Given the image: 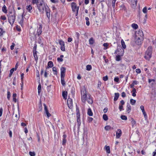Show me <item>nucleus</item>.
<instances>
[{
    "mask_svg": "<svg viewBox=\"0 0 156 156\" xmlns=\"http://www.w3.org/2000/svg\"><path fill=\"white\" fill-rule=\"evenodd\" d=\"M13 15H15V12L14 10L9 11V15L8 16Z\"/></svg>",
    "mask_w": 156,
    "mask_h": 156,
    "instance_id": "nucleus-17",
    "label": "nucleus"
},
{
    "mask_svg": "<svg viewBox=\"0 0 156 156\" xmlns=\"http://www.w3.org/2000/svg\"><path fill=\"white\" fill-rule=\"evenodd\" d=\"M103 46L105 47L104 48V50H106L108 48V44L107 43H105L103 44Z\"/></svg>",
    "mask_w": 156,
    "mask_h": 156,
    "instance_id": "nucleus-36",
    "label": "nucleus"
},
{
    "mask_svg": "<svg viewBox=\"0 0 156 156\" xmlns=\"http://www.w3.org/2000/svg\"><path fill=\"white\" fill-rule=\"evenodd\" d=\"M48 66L49 67H52L53 66V63L52 62L50 61L48 63Z\"/></svg>",
    "mask_w": 156,
    "mask_h": 156,
    "instance_id": "nucleus-26",
    "label": "nucleus"
},
{
    "mask_svg": "<svg viewBox=\"0 0 156 156\" xmlns=\"http://www.w3.org/2000/svg\"><path fill=\"white\" fill-rule=\"evenodd\" d=\"M65 76V73H61V78H64Z\"/></svg>",
    "mask_w": 156,
    "mask_h": 156,
    "instance_id": "nucleus-53",
    "label": "nucleus"
},
{
    "mask_svg": "<svg viewBox=\"0 0 156 156\" xmlns=\"http://www.w3.org/2000/svg\"><path fill=\"white\" fill-rule=\"evenodd\" d=\"M123 108V106L122 105H119V110L120 111H122V109Z\"/></svg>",
    "mask_w": 156,
    "mask_h": 156,
    "instance_id": "nucleus-64",
    "label": "nucleus"
},
{
    "mask_svg": "<svg viewBox=\"0 0 156 156\" xmlns=\"http://www.w3.org/2000/svg\"><path fill=\"white\" fill-rule=\"evenodd\" d=\"M37 5V7L40 12H43L44 10H45L46 15L49 18L50 17V9L46 4H45L43 0H38Z\"/></svg>",
    "mask_w": 156,
    "mask_h": 156,
    "instance_id": "nucleus-1",
    "label": "nucleus"
},
{
    "mask_svg": "<svg viewBox=\"0 0 156 156\" xmlns=\"http://www.w3.org/2000/svg\"><path fill=\"white\" fill-rule=\"evenodd\" d=\"M132 27L134 29H137L138 27V25L135 23H133L132 25Z\"/></svg>",
    "mask_w": 156,
    "mask_h": 156,
    "instance_id": "nucleus-25",
    "label": "nucleus"
},
{
    "mask_svg": "<svg viewBox=\"0 0 156 156\" xmlns=\"http://www.w3.org/2000/svg\"><path fill=\"white\" fill-rule=\"evenodd\" d=\"M121 118L123 120H126L127 119L126 116L124 115L121 116Z\"/></svg>",
    "mask_w": 156,
    "mask_h": 156,
    "instance_id": "nucleus-39",
    "label": "nucleus"
},
{
    "mask_svg": "<svg viewBox=\"0 0 156 156\" xmlns=\"http://www.w3.org/2000/svg\"><path fill=\"white\" fill-rule=\"evenodd\" d=\"M130 103L133 105H134L135 104L136 101L135 100L131 99L130 100Z\"/></svg>",
    "mask_w": 156,
    "mask_h": 156,
    "instance_id": "nucleus-28",
    "label": "nucleus"
},
{
    "mask_svg": "<svg viewBox=\"0 0 156 156\" xmlns=\"http://www.w3.org/2000/svg\"><path fill=\"white\" fill-rule=\"evenodd\" d=\"M140 38L135 37V42L137 45L140 44L143 40H141Z\"/></svg>",
    "mask_w": 156,
    "mask_h": 156,
    "instance_id": "nucleus-9",
    "label": "nucleus"
},
{
    "mask_svg": "<svg viewBox=\"0 0 156 156\" xmlns=\"http://www.w3.org/2000/svg\"><path fill=\"white\" fill-rule=\"evenodd\" d=\"M81 100L83 102L85 103L87 98V94L86 89L84 86H83L81 90Z\"/></svg>",
    "mask_w": 156,
    "mask_h": 156,
    "instance_id": "nucleus-3",
    "label": "nucleus"
},
{
    "mask_svg": "<svg viewBox=\"0 0 156 156\" xmlns=\"http://www.w3.org/2000/svg\"><path fill=\"white\" fill-rule=\"evenodd\" d=\"M66 135L64 134L63 135L62 144L63 145H65L66 143Z\"/></svg>",
    "mask_w": 156,
    "mask_h": 156,
    "instance_id": "nucleus-13",
    "label": "nucleus"
},
{
    "mask_svg": "<svg viewBox=\"0 0 156 156\" xmlns=\"http://www.w3.org/2000/svg\"><path fill=\"white\" fill-rule=\"evenodd\" d=\"M26 9L29 12H31V11L32 9V7L31 5H29L26 6Z\"/></svg>",
    "mask_w": 156,
    "mask_h": 156,
    "instance_id": "nucleus-16",
    "label": "nucleus"
},
{
    "mask_svg": "<svg viewBox=\"0 0 156 156\" xmlns=\"http://www.w3.org/2000/svg\"><path fill=\"white\" fill-rule=\"evenodd\" d=\"M2 11L3 12L5 13H7V8L6 6L4 5L2 7Z\"/></svg>",
    "mask_w": 156,
    "mask_h": 156,
    "instance_id": "nucleus-15",
    "label": "nucleus"
},
{
    "mask_svg": "<svg viewBox=\"0 0 156 156\" xmlns=\"http://www.w3.org/2000/svg\"><path fill=\"white\" fill-rule=\"evenodd\" d=\"M143 12L144 13H146L147 12V8L146 7H145L143 9Z\"/></svg>",
    "mask_w": 156,
    "mask_h": 156,
    "instance_id": "nucleus-48",
    "label": "nucleus"
},
{
    "mask_svg": "<svg viewBox=\"0 0 156 156\" xmlns=\"http://www.w3.org/2000/svg\"><path fill=\"white\" fill-rule=\"evenodd\" d=\"M59 43L61 46L64 45V43L62 40H59Z\"/></svg>",
    "mask_w": 156,
    "mask_h": 156,
    "instance_id": "nucleus-40",
    "label": "nucleus"
},
{
    "mask_svg": "<svg viewBox=\"0 0 156 156\" xmlns=\"http://www.w3.org/2000/svg\"><path fill=\"white\" fill-rule=\"evenodd\" d=\"M94 42V40L93 37H91L89 40V43L90 44H93Z\"/></svg>",
    "mask_w": 156,
    "mask_h": 156,
    "instance_id": "nucleus-21",
    "label": "nucleus"
},
{
    "mask_svg": "<svg viewBox=\"0 0 156 156\" xmlns=\"http://www.w3.org/2000/svg\"><path fill=\"white\" fill-rule=\"evenodd\" d=\"M15 45V44L14 43H12V45L10 47L11 49L12 50L14 49V47Z\"/></svg>",
    "mask_w": 156,
    "mask_h": 156,
    "instance_id": "nucleus-50",
    "label": "nucleus"
},
{
    "mask_svg": "<svg viewBox=\"0 0 156 156\" xmlns=\"http://www.w3.org/2000/svg\"><path fill=\"white\" fill-rule=\"evenodd\" d=\"M120 9H124L125 8L124 5L123 4L120 5Z\"/></svg>",
    "mask_w": 156,
    "mask_h": 156,
    "instance_id": "nucleus-47",
    "label": "nucleus"
},
{
    "mask_svg": "<svg viewBox=\"0 0 156 156\" xmlns=\"http://www.w3.org/2000/svg\"><path fill=\"white\" fill-rule=\"evenodd\" d=\"M4 32L3 29L2 28H0V36L2 35Z\"/></svg>",
    "mask_w": 156,
    "mask_h": 156,
    "instance_id": "nucleus-42",
    "label": "nucleus"
},
{
    "mask_svg": "<svg viewBox=\"0 0 156 156\" xmlns=\"http://www.w3.org/2000/svg\"><path fill=\"white\" fill-rule=\"evenodd\" d=\"M61 49L62 51H65V48L64 45L61 46Z\"/></svg>",
    "mask_w": 156,
    "mask_h": 156,
    "instance_id": "nucleus-49",
    "label": "nucleus"
},
{
    "mask_svg": "<svg viewBox=\"0 0 156 156\" xmlns=\"http://www.w3.org/2000/svg\"><path fill=\"white\" fill-rule=\"evenodd\" d=\"M42 26L41 25H40L39 26V27L38 28V29L37 30V35H40L41 34V33L42 32Z\"/></svg>",
    "mask_w": 156,
    "mask_h": 156,
    "instance_id": "nucleus-12",
    "label": "nucleus"
},
{
    "mask_svg": "<svg viewBox=\"0 0 156 156\" xmlns=\"http://www.w3.org/2000/svg\"><path fill=\"white\" fill-rule=\"evenodd\" d=\"M136 37H139L141 38V40H143L144 37V34L143 31L142 30H139L137 33H136Z\"/></svg>",
    "mask_w": 156,
    "mask_h": 156,
    "instance_id": "nucleus-5",
    "label": "nucleus"
},
{
    "mask_svg": "<svg viewBox=\"0 0 156 156\" xmlns=\"http://www.w3.org/2000/svg\"><path fill=\"white\" fill-rule=\"evenodd\" d=\"M103 80L105 81H106L108 80V77L107 76H104L103 77Z\"/></svg>",
    "mask_w": 156,
    "mask_h": 156,
    "instance_id": "nucleus-52",
    "label": "nucleus"
},
{
    "mask_svg": "<svg viewBox=\"0 0 156 156\" xmlns=\"http://www.w3.org/2000/svg\"><path fill=\"white\" fill-rule=\"evenodd\" d=\"M44 110L45 112L48 111L46 105L45 104H44Z\"/></svg>",
    "mask_w": 156,
    "mask_h": 156,
    "instance_id": "nucleus-57",
    "label": "nucleus"
},
{
    "mask_svg": "<svg viewBox=\"0 0 156 156\" xmlns=\"http://www.w3.org/2000/svg\"><path fill=\"white\" fill-rule=\"evenodd\" d=\"M132 125L133 126L136 123V121L134 120L133 119H132Z\"/></svg>",
    "mask_w": 156,
    "mask_h": 156,
    "instance_id": "nucleus-61",
    "label": "nucleus"
},
{
    "mask_svg": "<svg viewBox=\"0 0 156 156\" xmlns=\"http://www.w3.org/2000/svg\"><path fill=\"white\" fill-rule=\"evenodd\" d=\"M126 96V94L124 92H122V96L123 97H125Z\"/></svg>",
    "mask_w": 156,
    "mask_h": 156,
    "instance_id": "nucleus-63",
    "label": "nucleus"
},
{
    "mask_svg": "<svg viewBox=\"0 0 156 156\" xmlns=\"http://www.w3.org/2000/svg\"><path fill=\"white\" fill-rule=\"evenodd\" d=\"M131 2L132 5V7L133 8H135L137 5V2L133 1V2Z\"/></svg>",
    "mask_w": 156,
    "mask_h": 156,
    "instance_id": "nucleus-23",
    "label": "nucleus"
},
{
    "mask_svg": "<svg viewBox=\"0 0 156 156\" xmlns=\"http://www.w3.org/2000/svg\"><path fill=\"white\" fill-rule=\"evenodd\" d=\"M131 109V107L129 104H128L127 106L126 111L128 113H129Z\"/></svg>",
    "mask_w": 156,
    "mask_h": 156,
    "instance_id": "nucleus-19",
    "label": "nucleus"
},
{
    "mask_svg": "<svg viewBox=\"0 0 156 156\" xmlns=\"http://www.w3.org/2000/svg\"><path fill=\"white\" fill-rule=\"evenodd\" d=\"M93 118L91 117H89L88 119V120L89 122H91L92 121Z\"/></svg>",
    "mask_w": 156,
    "mask_h": 156,
    "instance_id": "nucleus-62",
    "label": "nucleus"
},
{
    "mask_svg": "<svg viewBox=\"0 0 156 156\" xmlns=\"http://www.w3.org/2000/svg\"><path fill=\"white\" fill-rule=\"evenodd\" d=\"M18 66H19V64H18V62H17L16 65V66H15V68H14V70H16L17 68H18Z\"/></svg>",
    "mask_w": 156,
    "mask_h": 156,
    "instance_id": "nucleus-56",
    "label": "nucleus"
},
{
    "mask_svg": "<svg viewBox=\"0 0 156 156\" xmlns=\"http://www.w3.org/2000/svg\"><path fill=\"white\" fill-rule=\"evenodd\" d=\"M38 2V0H32V3L33 4H36L37 5Z\"/></svg>",
    "mask_w": 156,
    "mask_h": 156,
    "instance_id": "nucleus-41",
    "label": "nucleus"
},
{
    "mask_svg": "<svg viewBox=\"0 0 156 156\" xmlns=\"http://www.w3.org/2000/svg\"><path fill=\"white\" fill-rule=\"evenodd\" d=\"M38 92L39 94L41 92V85L40 84L38 87Z\"/></svg>",
    "mask_w": 156,
    "mask_h": 156,
    "instance_id": "nucleus-37",
    "label": "nucleus"
},
{
    "mask_svg": "<svg viewBox=\"0 0 156 156\" xmlns=\"http://www.w3.org/2000/svg\"><path fill=\"white\" fill-rule=\"evenodd\" d=\"M67 91H63L62 93V95L63 98L65 99H66L67 98Z\"/></svg>",
    "mask_w": 156,
    "mask_h": 156,
    "instance_id": "nucleus-14",
    "label": "nucleus"
},
{
    "mask_svg": "<svg viewBox=\"0 0 156 156\" xmlns=\"http://www.w3.org/2000/svg\"><path fill=\"white\" fill-rule=\"evenodd\" d=\"M87 70H90L91 69V66L90 65H87L86 66Z\"/></svg>",
    "mask_w": 156,
    "mask_h": 156,
    "instance_id": "nucleus-38",
    "label": "nucleus"
},
{
    "mask_svg": "<svg viewBox=\"0 0 156 156\" xmlns=\"http://www.w3.org/2000/svg\"><path fill=\"white\" fill-rule=\"evenodd\" d=\"M152 47L151 46H149L147 48V49L146 51L144 58L147 60L149 61L152 56Z\"/></svg>",
    "mask_w": 156,
    "mask_h": 156,
    "instance_id": "nucleus-2",
    "label": "nucleus"
},
{
    "mask_svg": "<svg viewBox=\"0 0 156 156\" xmlns=\"http://www.w3.org/2000/svg\"><path fill=\"white\" fill-rule=\"evenodd\" d=\"M45 112L48 117H49L51 116V114L48 112V111Z\"/></svg>",
    "mask_w": 156,
    "mask_h": 156,
    "instance_id": "nucleus-54",
    "label": "nucleus"
},
{
    "mask_svg": "<svg viewBox=\"0 0 156 156\" xmlns=\"http://www.w3.org/2000/svg\"><path fill=\"white\" fill-rule=\"evenodd\" d=\"M1 18L3 20H5L6 19V18L5 16H1Z\"/></svg>",
    "mask_w": 156,
    "mask_h": 156,
    "instance_id": "nucleus-60",
    "label": "nucleus"
},
{
    "mask_svg": "<svg viewBox=\"0 0 156 156\" xmlns=\"http://www.w3.org/2000/svg\"><path fill=\"white\" fill-rule=\"evenodd\" d=\"M103 119L107 121L108 120V118L107 115L106 114H104L103 116Z\"/></svg>",
    "mask_w": 156,
    "mask_h": 156,
    "instance_id": "nucleus-29",
    "label": "nucleus"
},
{
    "mask_svg": "<svg viewBox=\"0 0 156 156\" xmlns=\"http://www.w3.org/2000/svg\"><path fill=\"white\" fill-rule=\"evenodd\" d=\"M116 0H113L112 1V6L113 8L115 7V3Z\"/></svg>",
    "mask_w": 156,
    "mask_h": 156,
    "instance_id": "nucleus-45",
    "label": "nucleus"
},
{
    "mask_svg": "<svg viewBox=\"0 0 156 156\" xmlns=\"http://www.w3.org/2000/svg\"><path fill=\"white\" fill-rule=\"evenodd\" d=\"M121 44L123 48H126V46L125 44V43L123 40H121Z\"/></svg>",
    "mask_w": 156,
    "mask_h": 156,
    "instance_id": "nucleus-24",
    "label": "nucleus"
},
{
    "mask_svg": "<svg viewBox=\"0 0 156 156\" xmlns=\"http://www.w3.org/2000/svg\"><path fill=\"white\" fill-rule=\"evenodd\" d=\"M66 68L65 67H62L61 69V73H65L66 72Z\"/></svg>",
    "mask_w": 156,
    "mask_h": 156,
    "instance_id": "nucleus-30",
    "label": "nucleus"
},
{
    "mask_svg": "<svg viewBox=\"0 0 156 156\" xmlns=\"http://www.w3.org/2000/svg\"><path fill=\"white\" fill-rule=\"evenodd\" d=\"M29 154L30 156H34L35 155V153L34 152H30Z\"/></svg>",
    "mask_w": 156,
    "mask_h": 156,
    "instance_id": "nucleus-44",
    "label": "nucleus"
},
{
    "mask_svg": "<svg viewBox=\"0 0 156 156\" xmlns=\"http://www.w3.org/2000/svg\"><path fill=\"white\" fill-rule=\"evenodd\" d=\"M105 129L106 130H108L111 129V127L109 126H107L105 127Z\"/></svg>",
    "mask_w": 156,
    "mask_h": 156,
    "instance_id": "nucleus-35",
    "label": "nucleus"
},
{
    "mask_svg": "<svg viewBox=\"0 0 156 156\" xmlns=\"http://www.w3.org/2000/svg\"><path fill=\"white\" fill-rule=\"evenodd\" d=\"M57 60L58 62H62L63 61V59L62 58H57Z\"/></svg>",
    "mask_w": 156,
    "mask_h": 156,
    "instance_id": "nucleus-59",
    "label": "nucleus"
},
{
    "mask_svg": "<svg viewBox=\"0 0 156 156\" xmlns=\"http://www.w3.org/2000/svg\"><path fill=\"white\" fill-rule=\"evenodd\" d=\"M23 14L22 15L21 19L19 22L20 24L21 25H22V24H23Z\"/></svg>",
    "mask_w": 156,
    "mask_h": 156,
    "instance_id": "nucleus-31",
    "label": "nucleus"
},
{
    "mask_svg": "<svg viewBox=\"0 0 156 156\" xmlns=\"http://www.w3.org/2000/svg\"><path fill=\"white\" fill-rule=\"evenodd\" d=\"M71 6L73 11L75 12L76 11V9L77 7L76 5L75 2H73L72 3Z\"/></svg>",
    "mask_w": 156,
    "mask_h": 156,
    "instance_id": "nucleus-8",
    "label": "nucleus"
},
{
    "mask_svg": "<svg viewBox=\"0 0 156 156\" xmlns=\"http://www.w3.org/2000/svg\"><path fill=\"white\" fill-rule=\"evenodd\" d=\"M121 50V53L119 54L120 55H118L116 57V60L117 61H119L121 60L120 56L123 55L124 53V50L122 49Z\"/></svg>",
    "mask_w": 156,
    "mask_h": 156,
    "instance_id": "nucleus-7",
    "label": "nucleus"
},
{
    "mask_svg": "<svg viewBox=\"0 0 156 156\" xmlns=\"http://www.w3.org/2000/svg\"><path fill=\"white\" fill-rule=\"evenodd\" d=\"M8 16L9 22L11 25L12 26L16 19V15H9Z\"/></svg>",
    "mask_w": 156,
    "mask_h": 156,
    "instance_id": "nucleus-4",
    "label": "nucleus"
},
{
    "mask_svg": "<svg viewBox=\"0 0 156 156\" xmlns=\"http://www.w3.org/2000/svg\"><path fill=\"white\" fill-rule=\"evenodd\" d=\"M115 96L114 98V101H116L118 99L119 97V93H115Z\"/></svg>",
    "mask_w": 156,
    "mask_h": 156,
    "instance_id": "nucleus-20",
    "label": "nucleus"
},
{
    "mask_svg": "<svg viewBox=\"0 0 156 156\" xmlns=\"http://www.w3.org/2000/svg\"><path fill=\"white\" fill-rule=\"evenodd\" d=\"M61 84L63 86H64L66 85L65 82L64 80V78H61Z\"/></svg>",
    "mask_w": 156,
    "mask_h": 156,
    "instance_id": "nucleus-32",
    "label": "nucleus"
},
{
    "mask_svg": "<svg viewBox=\"0 0 156 156\" xmlns=\"http://www.w3.org/2000/svg\"><path fill=\"white\" fill-rule=\"evenodd\" d=\"M136 72L138 73H141V71L140 69H137L136 70Z\"/></svg>",
    "mask_w": 156,
    "mask_h": 156,
    "instance_id": "nucleus-58",
    "label": "nucleus"
},
{
    "mask_svg": "<svg viewBox=\"0 0 156 156\" xmlns=\"http://www.w3.org/2000/svg\"><path fill=\"white\" fill-rule=\"evenodd\" d=\"M14 68H13L12 69H11L10 71V73L9 75V77H11L13 72L14 71Z\"/></svg>",
    "mask_w": 156,
    "mask_h": 156,
    "instance_id": "nucleus-27",
    "label": "nucleus"
},
{
    "mask_svg": "<svg viewBox=\"0 0 156 156\" xmlns=\"http://www.w3.org/2000/svg\"><path fill=\"white\" fill-rule=\"evenodd\" d=\"M52 70L54 72V74L57 75V71L56 68L55 67H54L52 68Z\"/></svg>",
    "mask_w": 156,
    "mask_h": 156,
    "instance_id": "nucleus-33",
    "label": "nucleus"
},
{
    "mask_svg": "<svg viewBox=\"0 0 156 156\" xmlns=\"http://www.w3.org/2000/svg\"><path fill=\"white\" fill-rule=\"evenodd\" d=\"M87 114L90 116L93 115V114L90 108H89L87 110Z\"/></svg>",
    "mask_w": 156,
    "mask_h": 156,
    "instance_id": "nucleus-18",
    "label": "nucleus"
},
{
    "mask_svg": "<svg viewBox=\"0 0 156 156\" xmlns=\"http://www.w3.org/2000/svg\"><path fill=\"white\" fill-rule=\"evenodd\" d=\"M119 78L118 77H115L114 79V80L115 82H119Z\"/></svg>",
    "mask_w": 156,
    "mask_h": 156,
    "instance_id": "nucleus-55",
    "label": "nucleus"
},
{
    "mask_svg": "<svg viewBox=\"0 0 156 156\" xmlns=\"http://www.w3.org/2000/svg\"><path fill=\"white\" fill-rule=\"evenodd\" d=\"M33 54L35 60L36 61L37 59V53H33Z\"/></svg>",
    "mask_w": 156,
    "mask_h": 156,
    "instance_id": "nucleus-46",
    "label": "nucleus"
},
{
    "mask_svg": "<svg viewBox=\"0 0 156 156\" xmlns=\"http://www.w3.org/2000/svg\"><path fill=\"white\" fill-rule=\"evenodd\" d=\"M10 92L8 91L7 92V98L9 100L10 98Z\"/></svg>",
    "mask_w": 156,
    "mask_h": 156,
    "instance_id": "nucleus-51",
    "label": "nucleus"
},
{
    "mask_svg": "<svg viewBox=\"0 0 156 156\" xmlns=\"http://www.w3.org/2000/svg\"><path fill=\"white\" fill-rule=\"evenodd\" d=\"M122 132L120 129H118L116 132V138H119L121 136Z\"/></svg>",
    "mask_w": 156,
    "mask_h": 156,
    "instance_id": "nucleus-10",
    "label": "nucleus"
},
{
    "mask_svg": "<svg viewBox=\"0 0 156 156\" xmlns=\"http://www.w3.org/2000/svg\"><path fill=\"white\" fill-rule=\"evenodd\" d=\"M105 150L106 152L108 154H109L110 152V147L109 146H105Z\"/></svg>",
    "mask_w": 156,
    "mask_h": 156,
    "instance_id": "nucleus-22",
    "label": "nucleus"
},
{
    "mask_svg": "<svg viewBox=\"0 0 156 156\" xmlns=\"http://www.w3.org/2000/svg\"><path fill=\"white\" fill-rule=\"evenodd\" d=\"M87 102L90 104H92L93 102V100L90 97V94H87Z\"/></svg>",
    "mask_w": 156,
    "mask_h": 156,
    "instance_id": "nucleus-11",
    "label": "nucleus"
},
{
    "mask_svg": "<svg viewBox=\"0 0 156 156\" xmlns=\"http://www.w3.org/2000/svg\"><path fill=\"white\" fill-rule=\"evenodd\" d=\"M36 48H37V45L36 44H35L34 46V51L33 53H37L36 51Z\"/></svg>",
    "mask_w": 156,
    "mask_h": 156,
    "instance_id": "nucleus-43",
    "label": "nucleus"
},
{
    "mask_svg": "<svg viewBox=\"0 0 156 156\" xmlns=\"http://www.w3.org/2000/svg\"><path fill=\"white\" fill-rule=\"evenodd\" d=\"M85 20H86V24L87 25L89 26L90 25V22L89 21V19L88 17H86Z\"/></svg>",
    "mask_w": 156,
    "mask_h": 156,
    "instance_id": "nucleus-34",
    "label": "nucleus"
},
{
    "mask_svg": "<svg viewBox=\"0 0 156 156\" xmlns=\"http://www.w3.org/2000/svg\"><path fill=\"white\" fill-rule=\"evenodd\" d=\"M67 103L68 107L70 108V111L72 112V110L71 109L73 107V101L72 99L70 98H68Z\"/></svg>",
    "mask_w": 156,
    "mask_h": 156,
    "instance_id": "nucleus-6",
    "label": "nucleus"
}]
</instances>
